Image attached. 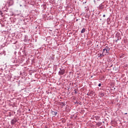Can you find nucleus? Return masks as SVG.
<instances>
[{
    "instance_id": "c756f323",
    "label": "nucleus",
    "mask_w": 128,
    "mask_h": 128,
    "mask_svg": "<svg viewBox=\"0 0 128 128\" xmlns=\"http://www.w3.org/2000/svg\"><path fill=\"white\" fill-rule=\"evenodd\" d=\"M125 114H128V113H125Z\"/></svg>"
},
{
    "instance_id": "5701e85b",
    "label": "nucleus",
    "mask_w": 128,
    "mask_h": 128,
    "mask_svg": "<svg viewBox=\"0 0 128 128\" xmlns=\"http://www.w3.org/2000/svg\"><path fill=\"white\" fill-rule=\"evenodd\" d=\"M103 18H106V14L103 15Z\"/></svg>"
},
{
    "instance_id": "f3484780",
    "label": "nucleus",
    "mask_w": 128,
    "mask_h": 128,
    "mask_svg": "<svg viewBox=\"0 0 128 128\" xmlns=\"http://www.w3.org/2000/svg\"><path fill=\"white\" fill-rule=\"evenodd\" d=\"M52 16H50V18L49 20H52Z\"/></svg>"
},
{
    "instance_id": "c85d7f7f",
    "label": "nucleus",
    "mask_w": 128,
    "mask_h": 128,
    "mask_svg": "<svg viewBox=\"0 0 128 128\" xmlns=\"http://www.w3.org/2000/svg\"><path fill=\"white\" fill-rule=\"evenodd\" d=\"M100 128H104L102 126L100 127Z\"/></svg>"
},
{
    "instance_id": "412c9836",
    "label": "nucleus",
    "mask_w": 128,
    "mask_h": 128,
    "mask_svg": "<svg viewBox=\"0 0 128 128\" xmlns=\"http://www.w3.org/2000/svg\"><path fill=\"white\" fill-rule=\"evenodd\" d=\"M78 104H80V106H82V102H78Z\"/></svg>"
},
{
    "instance_id": "a211bd4d",
    "label": "nucleus",
    "mask_w": 128,
    "mask_h": 128,
    "mask_svg": "<svg viewBox=\"0 0 128 128\" xmlns=\"http://www.w3.org/2000/svg\"><path fill=\"white\" fill-rule=\"evenodd\" d=\"M124 58V56H120V58Z\"/></svg>"
},
{
    "instance_id": "aec40b11",
    "label": "nucleus",
    "mask_w": 128,
    "mask_h": 128,
    "mask_svg": "<svg viewBox=\"0 0 128 128\" xmlns=\"http://www.w3.org/2000/svg\"><path fill=\"white\" fill-rule=\"evenodd\" d=\"M116 42H118V38H117V40H116Z\"/></svg>"
},
{
    "instance_id": "6e6552de",
    "label": "nucleus",
    "mask_w": 128,
    "mask_h": 128,
    "mask_svg": "<svg viewBox=\"0 0 128 128\" xmlns=\"http://www.w3.org/2000/svg\"><path fill=\"white\" fill-rule=\"evenodd\" d=\"M50 2L52 4H56V0H50Z\"/></svg>"
},
{
    "instance_id": "7ed1b4c3",
    "label": "nucleus",
    "mask_w": 128,
    "mask_h": 128,
    "mask_svg": "<svg viewBox=\"0 0 128 128\" xmlns=\"http://www.w3.org/2000/svg\"><path fill=\"white\" fill-rule=\"evenodd\" d=\"M7 3L8 4V6H12V4H14V0H8Z\"/></svg>"
},
{
    "instance_id": "20e7f679",
    "label": "nucleus",
    "mask_w": 128,
    "mask_h": 128,
    "mask_svg": "<svg viewBox=\"0 0 128 128\" xmlns=\"http://www.w3.org/2000/svg\"><path fill=\"white\" fill-rule=\"evenodd\" d=\"M16 122H17V120L16 118L12 119L10 122L11 124L12 125L16 124Z\"/></svg>"
},
{
    "instance_id": "39448f33",
    "label": "nucleus",
    "mask_w": 128,
    "mask_h": 128,
    "mask_svg": "<svg viewBox=\"0 0 128 128\" xmlns=\"http://www.w3.org/2000/svg\"><path fill=\"white\" fill-rule=\"evenodd\" d=\"M104 8V6L102 4H100V5L98 6L99 10H102Z\"/></svg>"
},
{
    "instance_id": "2f4dec72",
    "label": "nucleus",
    "mask_w": 128,
    "mask_h": 128,
    "mask_svg": "<svg viewBox=\"0 0 128 128\" xmlns=\"http://www.w3.org/2000/svg\"><path fill=\"white\" fill-rule=\"evenodd\" d=\"M29 111H30V109H29V110H28Z\"/></svg>"
},
{
    "instance_id": "1a4fd4ad",
    "label": "nucleus",
    "mask_w": 128,
    "mask_h": 128,
    "mask_svg": "<svg viewBox=\"0 0 128 128\" xmlns=\"http://www.w3.org/2000/svg\"><path fill=\"white\" fill-rule=\"evenodd\" d=\"M52 114H53V116H56L58 114V112H56L54 111H52Z\"/></svg>"
},
{
    "instance_id": "ddd939ff",
    "label": "nucleus",
    "mask_w": 128,
    "mask_h": 128,
    "mask_svg": "<svg viewBox=\"0 0 128 128\" xmlns=\"http://www.w3.org/2000/svg\"><path fill=\"white\" fill-rule=\"evenodd\" d=\"M50 60H54V56L52 55V56H50Z\"/></svg>"
},
{
    "instance_id": "f8f14e48",
    "label": "nucleus",
    "mask_w": 128,
    "mask_h": 128,
    "mask_svg": "<svg viewBox=\"0 0 128 128\" xmlns=\"http://www.w3.org/2000/svg\"><path fill=\"white\" fill-rule=\"evenodd\" d=\"M104 56L106 55H104L102 53V54H100V55L98 56V58H104Z\"/></svg>"
},
{
    "instance_id": "9d476101",
    "label": "nucleus",
    "mask_w": 128,
    "mask_h": 128,
    "mask_svg": "<svg viewBox=\"0 0 128 128\" xmlns=\"http://www.w3.org/2000/svg\"><path fill=\"white\" fill-rule=\"evenodd\" d=\"M86 32V28H83L81 30V34H84Z\"/></svg>"
},
{
    "instance_id": "423d86ee",
    "label": "nucleus",
    "mask_w": 128,
    "mask_h": 128,
    "mask_svg": "<svg viewBox=\"0 0 128 128\" xmlns=\"http://www.w3.org/2000/svg\"><path fill=\"white\" fill-rule=\"evenodd\" d=\"M99 96H100V98H102L104 96V92H100L99 93Z\"/></svg>"
},
{
    "instance_id": "dca6fc26",
    "label": "nucleus",
    "mask_w": 128,
    "mask_h": 128,
    "mask_svg": "<svg viewBox=\"0 0 128 128\" xmlns=\"http://www.w3.org/2000/svg\"><path fill=\"white\" fill-rule=\"evenodd\" d=\"M74 90V94H77L78 92H76V90Z\"/></svg>"
},
{
    "instance_id": "cd10ccee",
    "label": "nucleus",
    "mask_w": 128,
    "mask_h": 128,
    "mask_svg": "<svg viewBox=\"0 0 128 128\" xmlns=\"http://www.w3.org/2000/svg\"><path fill=\"white\" fill-rule=\"evenodd\" d=\"M111 66H112V65L110 66V68H111Z\"/></svg>"
},
{
    "instance_id": "9b49d317",
    "label": "nucleus",
    "mask_w": 128,
    "mask_h": 128,
    "mask_svg": "<svg viewBox=\"0 0 128 128\" xmlns=\"http://www.w3.org/2000/svg\"><path fill=\"white\" fill-rule=\"evenodd\" d=\"M60 106H66V102H60Z\"/></svg>"
},
{
    "instance_id": "2eb2a0df",
    "label": "nucleus",
    "mask_w": 128,
    "mask_h": 128,
    "mask_svg": "<svg viewBox=\"0 0 128 128\" xmlns=\"http://www.w3.org/2000/svg\"><path fill=\"white\" fill-rule=\"evenodd\" d=\"M98 15H99V16H102V14L100 13V12L98 14Z\"/></svg>"
},
{
    "instance_id": "a878e982",
    "label": "nucleus",
    "mask_w": 128,
    "mask_h": 128,
    "mask_svg": "<svg viewBox=\"0 0 128 128\" xmlns=\"http://www.w3.org/2000/svg\"><path fill=\"white\" fill-rule=\"evenodd\" d=\"M16 42H16L14 43V44H16Z\"/></svg>"
},
{
    "instance_id": "0eeeda50",
    "label": "nucleus",
    "mask_w": 128,
    "mask_h": 128,
    "mask_svg": "<svg viewBox=\"0 0 128 128\" xmlns=\"http://www.w3.org/2000/svg\"><path fill=\"white\" fill-rule=\"evenodd\" d=\"M102 124V123L100 122H98L96 124V126H100Z\"/></svg>"
},
{
    "instance_id": "f03ea898",
    "label": "nucleus",
    "mask_w": 128,
    "mask_h": 128,
    "mask_svg": "<svg viewBox=\"0 0 128 128\" xmlns=\"http://www.w3.org/2000/svg\"><path fill=\"white\" fill-rule=\"evenodd\" d=\"M64 72H66V70L60 68V70L58 72V74L60 76H62L64 74Z\"/></svg>"
},
{
    "instance_id": "393cba45",
    "label": "nucleus",
    "mask_w": 128,
    "mask_h": 128,
    "mask_svg": "<svg viewBox=\"0 0 128 128\" xmlns=\"http://www.w3.org/2000/svg\"><path fill=\"white\" fill-rule=\"evenodd\" d=\"M83 4H86V1L85 2H84Z\"/></svg>"
},
{
    "instance_id": "473e14b6",
    "label": "nucleus",
    "mask_w": 128,
    "mask_h": 128,
    "mask_svg": "<svg viewBox=\"0 0 128 128\" xmlns=\"http://www.w3.org/2000/svg\"><path fill=\"white\" fill-rule=\"evenodd\" d=\"M88 96V94H87Z\"/></svg>"
},
{
    "instance_id": "4be33fe9",
    "label": "nucleus",
    "mask_w": 128,
    "mask_h": 128,
    "mask_svg": "<svg viewBox=\"0 0 128 128\" xmlns=\"http://www.w3.org/2000/svg\"><path fill=\"white\" fill-rule=\"evenodd\" d=\"M75 104H78V101H76V102H75Z\"/></svg>"
},
{
    "instance_id": "f257e3e1",
    "label": "nucleus",
    "mask_w": 128,
    "mask_h": 128,
    "mask_svg": "<svg viewBox=\"0 0 128 128\" xmlns=\"http://www.w3.org/2000/svg\"><path fill=\"white\" fill-rule=\"evenodd\" d=\"M110 48L108 46H106L103 49L102 53L105 56H108V54H110Z\"/></svg>"
},
{
    "instance_id": "b1692460",
    "label": "nucleus",
    "mask_w": 128,
    "mask_h": 128,
    "mask_svg": "<svg viewBox=\"0 0 128 128\" xmlns=\"http://www.w3.org/2000/svg\"><path fill=\"white\" fill-rule=\"evenodd\" d=\"M14 54H16V51H15V52H14Z\"/></svg>"
},
{
    "instance_id": "7c9ffc66",
    "label": "nucleus",
    "mask_w": 128,
    "mask_h": 128,
    "mask_svg": "<svg viewBox=\"0 0 128 128\" xmlns=\"http://www.w3.org/2000/svg\"><path fill=\"white\" fill-rule=\"evenodd\" d=\"M25 54V56H26V54Z\"/></svg>"
},
{
    "instance_id": "bb28decb",
    "label": "nucleus",
    "mask_w": 128,
    "mask_h": 128,
    "mask_svg": "<svg viewBox=\"0 0 128 128\" xmlns=\"http://www.w3.org/2000/svg\"><path fill=\"white\" fill-rule=\"evenodd\" d=\"M78 20L76 19V22H78Z\"/></svg>"
},
{
    "instance_id": "6ab92c4d",
    "label": "nucleus",
    "mask_w": 128,
    "mask_h": 128,
    "mask_svg": "<svg viewBox=\"0 0 128 128\" xmlns=\"http://www.w3.org/2000/svg\"><path fill=\"white\" fill-rule=\"evenodd\" d=\"M98 86H102V84L100 83L98 84Z\"/></svg>"
},
{
    "instance_id": "4468645a",
    "label": "nucleus",
    "mask_w": 128,
    "mask_h": 128,
    "mask_svg": "<svg viewBox=\"0 0 128 128\" xmlns=\"http://www.w3.org/2000/svg\"><path fill=\"white\" fill-rule=\"evenodd\" d=\"M85 10H89L88 7L86 6L85 7Z\"/></svg>"
}]
</instances>
